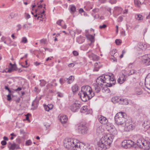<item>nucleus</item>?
<instances>
[{
	"label": "nucleus",
	"mask_w": 150,
	"mask_h": 150,
	"mask_svg": "<svg viewBox=\"0 0 150 150\" xmlns=\"http://www.w3.org/2000/svg\"><path fill=\"white\" fill-rule=\"evenodd\" d=\"M78 129L79 133L82 134L86 133L88 130L86 125L83 123H81L79 125Z\"/></svg>",
	"instance_id": "6e6552de"
},
{
	"label": "nucleus",
	"mask_w": 150,
	"mask_h": 150,
	"mask_svg": "<svg viewBox=\"0 0 150 150\" xmlns=\"http://www.w3.org/2000/svg\"><path fill=\"white\" fill-rule=\"evenodd\" d=\"M142 62L147 65H150V54H145L142 57Z\"/></svg>",
	"instance_id": "9d476101"
},
{
	"label": "nucleus",
	"mask_w": 150,
	"mask_h": 150,
	"mask_svg": "<svg viewBox=\"0 0 150 150\" xmlns=\"http://www.w3.org/2000/svg\"><path fill=\"white\" fill-rule=\"evenodd\" d=\"M68 79V80H67V83L68 84H70L74 81V77L72 76H71L69 77V78Z\"/></svg>",
	"instance_id": "7c9ffc66"
},
{
	"label": "nucleus",
	"mask_w": 150,
	"mask_h": 150,
	"mask_svg": "<svg viewBox=\"0 0 150 150\" xmlns=\"http://www.w3.org/2000/svg\"><path fill=\"white\" fill-rule=\"evenodd\" d=\"M122 126L124 127V129L125 131L127 132H129L132 130L134 128L135 126L132 123L129 122H125V125H123Z\"/></svg>",
	"instance_id": "1a4fd4ad"
},
{
	"label": "nucleus",
	"mask_w": 150,
	"mask_h": 150,
	"mask_svg": "<svg viewBox=\"0 0 150 150\" xmlns=\"http://www.w3.org/2000/svg\"><path fill=\"white\" fill-rule=\"evenodd\" d=\"M143 144L142 148L146 150H150V141L143 139Z\"/></svg>",
	"instance_id": "ddd939ff"
},
{
	"label": "nucleus",
	"mask_w": 150,
	"mask_h": 150,
	"mask_svg": "<svg viewBox=\"0 0 150 150\" xmlns=\"http://www.w3.org/2000/svg\"><path fill=\"white\" fill-rule=\"evenodd\" d=\"M78 141L76 139H65L64 141V147L67 149H73L74 150V148L76 146V142H78Z\"/></svg>",
	"instance_id": "39448f33"
},
{
	"label": "nucleus",
	"mask_w": 150,
	"mask_h": 150,
	"mask_svg": "<svg viewBox=\"0 0 150 150\" xmlns=\"http://www.w3.org/2000/svg\"><path fill=\"white\" fill-rule=\"evenodd\" d=\"M25 17L26 19H28L30 18V15L28 13H25Z\"/></svg>",
	"instance_id": "a18cd8bd"
},
{
	"label": "nucleus",
	"mask_w": 150,
	"mask_h": 150,
	"mask_svg": "<svg viewBox=\"0 0 150 150\" xmlns=\"http://www.w3.org/2000/svg\"><path fill=\"white\" fill-rule=\"evenodd\" d=\"M72 90L74 93L76 92L79 89V87L76 84H75L72 87Z\"/></svg>",
	"instance_id": "a878e982"
},
{
	"label": "nucleus",
	"mask_w": 150,
	"mask_h": 150,
	"mask_svg": "<svg viewBox=\"0 0 150 150\" xmlns=\"http://www.w3.org/2000/svg\"><path fill=\"white\" fill-rule=\"evenodd\" d=\"M111 57H112L110 58L111 59L113 60V62H117V59L115 57L113 56Z\"/></svg>",
	"instance_id": "864d4df0"
},
{
	"label": "nucleus",
	"mask_w": 150,
	"mask_h": 150,
	"mask_svg": "<svg viewBox=\"0 0 150 150\" xmlns=\"http://www.w3.org/2000/svg\"><path fill=\"white\" fill-rule=\"evenodd\" d=\"M114 137V136L110 134L103 136L98 143V146L105 149L109 147Z\"/></svg>",
	"instance_id": "7ed1b4c3"
},
{
	"label": "nucleus",
	"mask_w": 150,
	"mask_h": 150,
	"mask_svg": "<svg viewBox=\"0 0 150 150\" xmlns=\"http://www.w3.org/2000/svg\"><path fill=\"white\" fill-rule=\"evenodd\" d=\"M110 132L111 134L110 135H112L114 136V135L117 134V131L115 127L112 129H111V130Z\"/></svg>",
	"instance_id": "c756f323"
},
{
	"label": "nucleus",
	"mask_w": 150,
	"mask_h": 150,
	"mask_svg": "<svg viewBox=\"0 0 150 150\" xmlns=\"http://www.w3.org/2000/svg\"><path fill=\"white\" fill-rule=\"evenodd\" d=\"M45 126L46 127L47 129H49L50 126V125L49 123H46V124L45 125Z\"/></svg>",
	"instance_id": "6e6d98bb"
},
{
	"label": "nucleus",
	"mask_w": 150,
	"mask_h": 150,
	"mask_svg": "<svg viewBox=\"0 0 150 150\" xmlns=\"http://www.w3.org/2000/svg\"><path fill=\"white\" fill-rule=\"evenodd\" d=\"M87 37V38L89 39L91 42L92 43L94 42V36L93 35H88Z\"/></svg>",
	"instance_id": "c85d7f7f"
},
{
	"label": "nucleus",
	"mask_w": 150,
	"mask_h": 150,
	"mask_svg": "<svg viewBox=\"0 0 150 150\" xmlns=\"http://www.w3.org/2000/svg\"><path fill=\"white\" fill-rule=\"evenodd\" d=\"M123 105H127L128 104V102L127 99H121L120 103Z\"/></svg>",
	"instance_id": "bb28decb"
},
{
	"label": "nucleus",
	"mask_w": 150,
	"mask_h": 150,
	"mask_svg": "<svg viewBox=\"0 0 150 150\" xmlns=\"http://www.w3.org/2000/svg\"><path fill=\"white\" fill-rule=\"evenodd\" d=\"M62 21H63L62 20H59L57 21V23L59 25H61V23Z\"/></svg>",
	"instance_id": "13d9d810"
},
{
	"label": "nucleus",
	"mask_w": 150,
	"mask_h": 150,
	"mask_svg": "<svg viewBox=\"0 0 150 150\" xmlns=\"http://www.w3.org/2000/svg\"><path fill=\"white\" fill-rule=\"evenodd\" d=\"M76 146L74 150H92L91 149L83 144H80L79 142H76Z\"/></svg>",
	"instance_id": "0eeeda50"
},
{
	"label": "nucleus",
	"mask_w": 150,
	"mask_h": 150,
	"mask_svg": "<svg viewBox=\"0 0 150 150\" xmlns=\"http://www.w3.org/2000/svg\"><path fill=\"white\" fill-rule=\"evenodd\" d=\"M125 76L124 74H122L121 76H120L117 80V81L119 83H123L125 80Z\"/></svg>",
	"instance_id": "aec40b11"
},
{
	"label": "nucleus",
	"mask_w": 150,
	"mask_h": 150,
	"mask_svg": "<svg viewBox=\"0 0 150 150\" xmlns=\"http://www.w3.org/2000/svg\"><path fill=\"white\" fill-rule=\"evenodd\" d=\"M81 107L80 104L75 102L71 106L70 109L72 112H76Z\"/></svg>",
	"instance_id": "f8f14e48"
},
{
	"label": "nucleus",
	"mask_w": 150,
	"mask_h": 150,
	"mask_svg": "<svg viewBox=\"0 0 150 150\" xmlns=\"http://www.w3.org/2000/svg\"><path fill=\"white\" fill-rule=\"evenodd\" d=\"M104 131V129L102 126H99L96 129V132L98 134H102Z\"/></svg>",
	"instance_id": "6ab92c4d"
},
{
	"label": "nucleus",
	"mask_w": 150,
	"mask_h": 150,
	"mask_svg": "<svg viewBox=\"0 0 150 150\" xmlns=\"http://www.w3.org/2000/svg\"><path fill=\"white\" fill-rule=\"evenodd\" d=\"M32 143V142L30 140H27L25 143L26 145L29 146Z\"/></svg>",
	"instance_id": "c03bdc74"
},
{
	"label": "nucleus",
	"mask_w": 150,
	"mask_h": 150,
	"mask_svg": "<svg viewBox=\"0 0 150 150\" xmlns=\"http://www.w3.org/2000/svg\"><path fill=\"white\" fill-rule=\"evenodd\" d=\"M114 127L113 125H108L106 127V128L108 129V131H110L111 129H112Z\"/></svg>",
	"instance_id": "58836bf2"
},
{
	"label": "nucleus",
	"mask_w": 150,
	"mask_h": 150,
	"mask_svg": "<svg viewBox=\"0 0 150 150\" xmlns=\"http://www.w3.org/2000/svg\"><path fill=\"white\" fill-rule=\"evenodd\" d=\"M91 111V110H88V107L86 106L82 107L80 109L81 112L86 113V114L89 113Z\"/></svg>",
	"instance_id": "f3484780"
},
{
	"label": "nucleus",
	"mask_w": 150,
	"mask_h": 150,
	"mask_svg": "<svg viewBox=\"0 0 150 150\" xmlns=\"http://www.w3.org/2000/svg\"><path fill=\"white\" fill-rule=\"evenodd\" d=\"M49 107V109L50 110L52 109L53 108V105L51 104H49L48 105H47Z\"/></svg>",
	"instance_id": "052dcab7"
},
{
	"label": "nucleus",
	"mask_w": 150,
	"mask_h": 150,
	"mask_svg": "<svg viewBox=\"0 0 150 150\" xmlns=\"http://www.w3.org/2000/svg\"><path fill=\"white\" fill-rule=\"evenodd\" d=\"M40 85L41 86H44L46 84V82L43 80H40Z\"/></svg>",
	"instance_id": "e433bc0d"
},
{
	"label": "nucleus",
	"mask_w": 150,
	"mask_h": 150,
	"mask_svg": "<svg viewBox=\"0 0 150 150\" xmlns=\"http://www.w3.org/2000/svg\"><path fill=\"white\" fill-rule=\"evenodd\" d=\"M125 113L120 112L116 114L115 117V123L118 125H125Z\"/></svg>",
	"instance_id": "20e7f679"
},
{
	"label": "nucleus",
	"mask_w": 150,
	"mask_h": 150,
	"mask_svg": "<svg viewBox=\"0 0 150 150\" xmlns=\"http://www.w3.org/2000/svg\"><path fill=\"white\" fill-rule=\"evenodd\" d=\"M38 102V101L37 100H35L33 102L32 105V107L31 108V110H35L37 108Z\"/></svg>",
	"instance_id": "412c9836"
},
{
	"label": "nucleus",
	"mask_w": 150,
	"mask_h": 150,
	"mask_svg": "<svg viewBox=\"0 0 150 150\" xmlns=\"http://www.w3.org/2000/svg\"><path fill=\"white\" fill-rule=\"evenodd\" d=\"M60 120L62 123H65L67 120V118L66 115L61 116L60 118Z\"/></svg>",
	"instance_id": "b1692460"
},
{
	"label": "nucleus",
	"mask_w": 150,
	"mask_h": 150,
	"mask_svg": "<svg viewBox=\"0 0 150 150\" xmlns=\"http://www.w3.org/2000/svg\"><path fill=\"white\" fill-rule=\"evenodd\" d=\"M134 3L135 5L138 7L141 4V3L139 0H134Z\"/></svg>",
	"instance_id": "f704fd0d"
},
{
	"label": "nucleus",
	"mask_w": 150,
	"mask_h": 150,
	"mask_svg": "<svg viewBox=\"0 0 150 150\" xmlns=\"http://www.w3.org/2000/svg\"><path fill=\"white\" fill-rule=\"evenodd\" d=\"M143 139H144L142 137H141L137 140L136 143H134V147H136L137 145L140 148H142V144H143Z\"/></svg>",
	"instance_id": "2eb2a0df"
},
{
	"label": "nucleus",
	"mask_w": 150,
	"mask_h": 150,
	"mask_svg": "<svg viewBox=\"0 0 150 150\" xmlns=\"http://www.w3.org/2000/svg\"><path fill=\"white\" fill-rule=\"evenodd\" d=\"M145 85L147 89H150V73L148 74L145 79Z\"/></svg>",
	"instance_id": "4468645a"
},
{
	"label": "nucleus",
	"mask_w": 150,
	"mask_h": 150,
	"mask_svg": "<svg viewBox=\"0 0 150 150\" xmlns=\"http://www.w3.org/2000/svg\"><path fill=\"white\" fill-rule=\"evenodd\" d=\"M135 18L138 20H141L143 19V17L140 14L136 15L135 16Z\"/></svg>",
	"instance_id": "473e14b6"
},
{
	"label": "nucleus",
	"mask_w": 150,
	"mask_h": 150,
	"mask_svg": "<svg viewBox=\"0 0 150 150\" xmlns=\"http://www.w3.org/2000/svg\"><path fill=\"white\" fill-rule=\"evenodd\" d=\"M107 27V25L105 24H103V25H100L99 26V28L100 29H104L106 28Z\"/></svg>",
	"instance_id": "3c124183"
},
{
	"label": "nucleus",
	"mask_w": 150,
	"mask_h": 150,
	"mask_svg": "<svg viewBox=\"0 0 150 150\" xmlns=\"http://www.w3.org/2000/svg\"><path fill=\"white\" fill-rule=\"evenodd\" d=\"M135 72V71L134 70H132L130 71V72L129 74V75H130L134 74Z\"/></svg>",
	"instance_id": "603ef678"
},
{
	"label": "nucleus",
	"mask_w": 150,
	"mask_h": 150,
	"mask_svg": "<svg viewBox=\"0 0 150 150\" xmlns=\"http://www.w3.org/2000/svg\"><path fill=\"white\" fill-rule=\"evenodd\" d=\"M17 31H18L21 29V25L20 24H18L17 26Z\"/></svg>",
	"instance_id": "5fc2aeb1"
},
{
	"label": "nucleus",
	"mask_w": 150,
	"mask_h": 150,
	"mask_svg": "<svg viewBox=\"0 0 150 150\" xmlns=\"http://www.w3.org/2000/svg\"><path fill=\"white\" fill-rule=\"evenodd\" d=\"M57 96L59 97H63V94L60 93H59V92H58L57 93Z\"/></svg>",
	"instance_id": "69168bd1"
},
{
	"label": "nucleus",
	"mask_w": 150,
	"mask_h": 150,
	"mask_svg": "<svg viewBox=\"0 0 150 150\" xmlns=\"http://www.w3.org/2000/svg\"><path fill=\"white\" fill-rule=\"evenodd\" d=\"M116 44L117 45H119L121 43V41L120 40L116 39L115 41Z\"/></svg>",
	"instance_id": "79ce46f5"
},
{
	"label": "nucleus",
	"mask_w": 150,
	"mask_h": 150,
	"mask_svg": "<svg viewBox=\"0 0 150 150\" xmlns=\"http://www.w3.org/2000/svg\"><path fill=\"white\" fill-rule=\"evenodd\" d=\"M44 106L45 109L46 111H49V110H50V109H49V108L48 105H44Z\"/></svg>",
	"instance_id": "37998d69"
},
{
	"label": "nucleus",
	"mask_w": 150,
	"mask_h": 150,
	"mask_svg": "<svg viewBox=\"0 0 150 150\" xmlns=\"http://www.w3.org/2000/svg\"><path fill=\"white\" fill-rule=\"evenodd\" d=\"M28 42V40L26 37H24L22 38L21 42L23 43H26Z\"/></svg>",
	"instance_id": "a19ab883"
},
{
	"label": "nucleus",
	"mask_w": 150,
	"mask_h": 150,
	"mask_svg": "<svg viewBox=\"0 0 150 150\" xmlns=\"http://www.w3.org/2000/svg\"><path fill=\"white\" fill-rule=\"evenodd\" d=\"M117 52V50L116 49H113L110 52V54L111 56H113Z\"/></svg>",
	"instance_id": "ea45409f"
},
{
	"label": "nucleus",
	"mask_w": 150,
	"mask_h": 150,
	"mask_svg": "<svg viewBox=\"0 0 150 150\" xmlns=\"http://www.w3.org/2000/svg\"><path fill=\"white\" fill-rule=\"evenodd\" d=\"M95 68L94 69V71H98V70L99 68V66L98 65V63L97 62L96 63L94 64Z\"/></svg>",
	"instance_id": "4c0bfd02"
},
{
	"label": "nucleus",
	"mask_w": 150,
	"mask_h": 150,
	"mask_svg": "<svg viewBox=\"0 0 150 150\" xmlns=\"http://www.w3.org/2000/svg\"><path fill=\"white\" fill-rule=\"evenodd\" d=\"M121 146L127 149L132 147H134V142L131 140H124L121 143Z\"/></svg>",
	"instance_id": "423d86ee"
},
{
	"label": "nucleus",
	"mask_w": 150,
	"mask_h": 150,
	"mask_svg": "<svg viewBox=\"0 0 150 150\" xmlns=\"http://www.w3.org/2000/svg\"><path fill=\"white\" fill-rule=\"evenodd\" d=\"M43 1V0H40V2L39 3H37V4L38 5V8H42V5L41 4H40L41 3H42Z\"/></svg>",
	"instance_id": "49530a36"
},
{
	"label": "nucleus",
	"mask_w": 150,
	"mask_h": 150,
	"mask_svg": "<svg viewBox=\"0 0 150 150\" xmlns=\"http://www.w3.org/2000/svg\"><path fill=\"white\" fill-rule=\"evenodd\" d=\"M86 54L88 57L93 60L97 61L99 59L98 57L93 54L91 50H89L87 52Z\"/></svg>",
	"instance_id": "9b49d317"
},
{
	"label": "nucleus",
	"mask_w": 150,
	"mask_h": 150,
	"mask_svg": "<svg viewBox=\"0 0 150 150\" xmlns=\"http://www.w3.org/2000/svg\"><path fill=\"white\" fill-rule=\"evenodd\" d=\"M30 114L29 113H28L27 114H26L25 116H26V120H29V117H28V116L29 115H30Z\"/></svg>",
	"instance_id": "338daca9"
},
{
	"label": "nucleus",
	"mask_w": 150,
	"mask_h": 150,
	"mask_svg": "<svg viewBox=\"0 0 150 150\" xmlns=\"http://www.w3.org/2000/svg\"><path fill=\"white\" fill-rule=\"evenodd\" d=\"M150 126L149 122L147 121L144 122V124L142 125V127L144 128L145 131L148 129L149 128Z\"/></svg>",
	"instance_id": "5701e85b"
},
{
	"label": "nucleus",
	"mask_w": 150,
	"mask_h": 150,
	"mask_svg": "<svg viewBox=\"0 0 150 150\" xmlns=\"http://www.w3.org/2000/svg\"><path fill=\"white\" fill-rule=\"evenodd\" d=\"M96 82L97 84H94V87L96 92L98 93L100 90L99 86L102 87L103 84L105 83V86L110 87L112 85H114L115 81L113 76L103 74L97 78Z\"/></svg>",
	"instance_id": "f257e3e1"
},
{
	"label": "nucleus",
	"mask_w": 150,
	"mask_h": 150,
	"mask_svg": "<svg viewBox=\"0 0 150 150\" xmlns=\"http://www.w3.org/2000/svg\"><path fill=\"white\" fill-rule=\"evenodd\" d=\"M109 1L111 4H114L116 2V0H110Z\"/></svg>",
	"instance_id": "4d7b16f0"
},
{
	"label": "nucleus",
	"mask_w": 150,
	"mask_h": 150,
	"mask_svg": "<svg viewBox=\"0 0 150 150\" xmlns=\"http://www.w3.org/2000/svg\"><path fill=\"white\" fill-rule=\"evenodd\" d=\"M45 11L43 10V11L40 13V16H38V17L37 19H39V18H44L45 17V14H44Z\"/></svg>",
	"instance_id": "2f4dec72"
},
{
	"label": "nucleus",
	"mask_w": 150,
	"mask_h": 150,
	"mask_svg": "<svg viewBox=\"0 0 150 150\" xmlns=\"http://www.w3.org/2000/svg\"><path fill=\"white\" fill-rule=\"evenodd\" d=\"M99 10V9L97 8H95L92 10V11L94 13H97L98 12Z\"/></svg>",
	"instance_id": "8fccbe9b"
},
{
	"label": "nucleus",
	"mask_w": 150,
	"mask_h": 150,
	"mask_svg": "<svg viewBox=\"0 0 150 150\" xmlns=\"http://www.w3.org/2000/svg\"><path fill=\"white\" fill-rule=\"evenodd\" d=\"M98 120L101 123L104 125L106 124L108 121L105 117L101 115L98 118Z\"/></svg>",
	"instance_id": "dca6fc26"
},
{
	"label": "nucleus",
	"mask_w": 150,
	"mask_h": 150,
	"mask_svg": "<svg viewBox=\"0 0 150 150\" xmlns=\"http://www.w3.org/2000/svg\"><path fill=\"white\" fill-rule=\"evenodd\" d=\"M78 95L83 101L86 102L93 97L95 94L92 92L91 87L87 86L81 87V91Z\"/></svg>",
	"instance_id": "f03ea898"
},
{
	"label": "nucleus",
	"mask_w": 150,
	"mask_h": 150,
	"mask_svg": "<svg viewBox=\"0 0 150 150\" xmlns=\"http://www.w3.org/2000/svg\"><path fill=\"white\" fill-rule=\"evenodd\" d=\"M7 99L8 101H10L11 99V94H9L7 96Z\"/></svg>",
	"instance_id": "09e8293b"
},
{
	"label": "nucleus",
	"mask_w": 150,
	"mask_h": 150,
	"mask_svg": "<svg viewBox=\"0 0 150 150\" xmlns=\"http://www.w3.org/2000/svg\"><path fill=\"white\" fill-rule=\"evenodd\" d=\"M68 80V78H61L59 79V81L60 84L61 85H62L66 82Z\"/></svg>",
	"instance_id": "cd10ccee"
},
{
	"label": "nucleus",
	"mask_w": 150,
	"mask_h": 150,
	"mask_svg": "<svg viewBox=\"0 0 150 150\" xmlns=\"http://www.w3.org/2000/svg\"><path fill=\"white\" fill-rule=\"evenodd\" d=\"M121 98H120L117 97L115 96L112 98V102L114 103L118 102H120Z\"/></svg>",
	"instance_id": "393cba45"
},
{
	"label": "nucleus",
	"mask_w": 150,
	"mask_h": 150,
	"mask_svg": "<svg viewBox=\"0 0 150 150\" xmlns=\"http://www.w3.org/2000/svg\"><path fill=\"white\" fill-rule=\"evenodd\" d=\"M89 47V45H86L84 47V50H87Z\"/></svg>",
	"instance_id": "bf43d9fd"
},
{
	"label": "nucleus",
	"mask_w": 150,
	"mask_h": 150,
	"mask_svg": "<svg viewBox=\"0 0 150 150\" xmlns=\"http://www.w3.org/2000/svg\"><path fill=\"white\" fill-rule=\"evenodd\" d=\"M1 144L3 145H5L6 144V142L5 140H3L1 141Z\"/></svg>",
	"instance_id": "0e129e2a"
},
{
	"label": "nucleus",
	"mask_w": 150,
	"mask_h": 150,
	"mask_svg": "<svg viewBox=\"0 0 150 150\" xmlns=\"http://www.w3.org/2000/svg\"><path fill=\"white\" fill-rule=\"evenodd\" d=\"M8 147L10 150H14L15 149H18L19 148V146L18 144L15 143L11 144V146H8Z\"/></svg>",
	"instance_id": "4be33fe9"
},
{
	"label": "nucleus",
	"mask_w": 150,
	"mask_h": 150,
	"mask_svg": "<svg viewBox=\"0 0 150 150\" xmlns=\"http://www.w3.org/2000/svg\"><path fill=\"white\" fill-rule=\"evenodd\" d=\"M73 53L75 56H77L78 55V53L76 51H74L73 52Z\"/></svg>",
	"instance_id": "e2e57ef3"
},
{
	"label": "nucleus",
	"mask_w": 150,
	"mask_h": 150,
	"mask_svg": "<svg viewBox=\"0 0 150 150\" xmlns=\"http://www.w3.org/2000/svg\"><path fill=\"white\" fill-rule=\"evenodd\" d=\"M40 42L41 43L43 44H47V42L45 40L42 39H41L40 40Z\"/></svg>",
	"instance_id": "de8ad7c7"
},
{
	"label": "nucleus",
	"mask_w": 150,
	"mask_h": 150,
	"mask_svg": "<svg viewBox=\"0 0 150 150\" xmlns=\"http://www.w3.org/2000/svg\"><path fill=\"white\" fill-rule=\"evenodd\" d=\"M70 11L71 13H74L76 11V8L74 6H72L70 8Z\"/></svg>",
	"instance_id": "c9c22d12"
},
{
	"label": "nucleus",
	"mask_w": 150,
	"mask_h": 150,
	"mask_svg": "<svg viewBox=\"0 0 150 150\" xmlns=\"http://www.w3.org/2000/svg\"><path fill=\"white\" fill-rule=\"evenodd\" d=\"M15 14L13 13H11L10 14V16L11 18H13L15 16Z\"/></svg>",
	"instance_id": "774afa93"
},
{
	"label": "nucleus",
	"mask_w": 150,
	"mask_h": 150,
	"mask_svg": "<svg viewBox=\"0 0 150 150\" xmlns=\"http://www.w3.org/2000/svg\"><path fill=\"white\" fill-rule=\"evenodd\" d=\"M9 64L11 67L8 70V72L11 73L13 71H16L17 70V67L16 64H12L11 63H10Z\"/></svg>",
	"instance_id": "a211bd4d"
},
{
	"label": "nucleus",
	"mask_w": 150,
	"mask_h": 150,
	"mask_svg": "<svg viewBox=\"0 0 150 150\" xmlns=\"http://www.w3.org/2000/svg\"><path fill=\"white\" fill-rule=\"evenodd\" d=\"M123 18L121 16H120L118 18V21L119 22H120L122 21Z\"/></svg>",
	"instance_id": "680f3d73"
},
{
	"label": "nucleus",
	"mask_w": 150,
	"mask_h": 150,
	"mask_svg": "<svg viewBox=\"0 0 150 150\" xmlns=\"http://www.w3.org/2000/svg\"><path fill=\"white\" fill-rule=\"evenodd\" d=\"M135 92L137 95H140L142 93V90L139 88H137L135 89Z\"/></svg>",
	"instance_id": "72a5a7b5"
}]
</instances>
